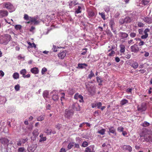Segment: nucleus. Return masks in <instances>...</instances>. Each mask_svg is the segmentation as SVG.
Here are the masks:
<instances>
[{
	"label": "nucleus",
	"instance_id": "obj_1",
	"mask_svg": "<svg viewBox=\"0 0 152 152\" xmlns=\"http://www.w3.org/2000/svg\"><path fill=\"white\" fill-rule=\"evenodd\" d=\"M74 114V111L73 110L71 109L68 110L66 109L65 110V116L66 118L70 119Z\"/></svg>",
	"mask_w": 152,
	"mask_h": 152
},
{
	"label": "nucleus",
	"instance_id": "obj_2",
	"mask_svg": "<svg viewBox=\"0 0 152 152\" xmlns=\"http://www.w3.org/2000/svg\"><path fill=\"white\" fill-rule=\"evenodd\" d=\"M132 20V19L129 17H126L124 19H120L119 22L121 24H123L124 23H130Z\"/></svg>",
	"mask_w": 152,
	"mask_h": 152
},
{
	"label": "nucleus",
	"instance_id": "obj_3",
	"mask_svg": "<svg viewBox=\"0 0 152 152\" xmlns=\"http://www.w3.org/2000/svg\"><path fill=\"white\" fill-rule=\"evenodd\" d=\"M38 17L37 16L31 17V23H34V25H38L40 22V21L38 20Z\"/></svg>",
	"mask_w": 152,
	"mask_h": 152
},
{
	"label": "nucleus",
	"instance_id": "obj_4",
	"mask_svg": "<svg viewBox=\"0 0 152 152\" xmlns=\"http://www.w3.org/2000/svg\"><path fill=\"white\" fill-rule=\"evenodd\" d=\"M37 146V144H33L30 146H28V151L29 152H33L36 149Z\"/></svg>",
	"mask_w": 152,
	"mask_h": 152
},
{
	"label": "nucleus",
	"instance_id": "obj_5",
	"mask_svg": "<svg viewBox=\"0 0 152 152\" xmlns=\"http://www.w3.org/2000/svg\"><path fill=\"white\" fill-rule=\"evenodd\" d=\"M8 15V12L5 10H0V18H2L7 16Z\"/></svg>",
	"mask_w": 152,
	"mask_h": 152
},
{
	"label": "nucleus",
	"instance_id": "obj_6",
	"mask_svg": "<svg viewBox=\"0 0 152 152\" xmlns=\"http://www.w3.org/2000/svg\"><path fill=\"white\" fill-rule=\"evenodd\" d=\"M131 50L132 52L137 53L139 51V48L138 46L136 44L132 46L131 47Z\"/></svg>",
	"mask_w": 152,
	"mask_h": 152
},
{
	"label": "nucleus",
	"instance_id": "obj_7",
	"mask_svg": "<svg viewBox=\"0 0 152 152\" xmlns=\"http://www.w3.org/2000/svg\"><path fill=\"white\" fill-rule=\"evenodd\" d=\"M109 131H108V133L110 134V133L113 134L115 135H116V131L115 129L113 126H110L108 128Z\"/></svg>",
	"mask_w": 152,
	"mask_h": 152
},
{
	"label": "nucleus",
	"instance_id": "obj_8",
	"mask_svg": "<svg viewBox=\"0 0 152 152\" xmlns=\"http://www.w3.org/2000/svg\"><path fill=\"white\" fill-rule=\"evenodd\" d=\"M145 141H152V135L151 134L146 133L145 134Z\"/></svg>",
	"mask_w": 152,
	"mask_h": 152
},
{
	"label": "nucleus",
	"instance_id": "obj_9",
	"mask_svg": "<svg viewBox=\"0 0 152 152\" xmlns=\"http://www.w3.org/2000/svg\"><path fill=\"white\" fill-rule=\"evenodd\" d=\"M3 5L5 8L11 10L13 8V5L9 2L4 3Z\"/></svg>",
	"mask_w": 152,
	"mask_h": 152
},
{
	"label": "nucleus",
	"instance_id": "obj_10",
	"mask_svg": "<svg viewBox=\"0 0 152 152\" xmlns=\"http://www.w3.org/2000/svg\"><path fill=\"white\" fill-rule=\"evenodd\" d=\"M137 109L138 111L142 112L145 111L146 109V105L144 104H142L140 107L138 106Z\"/></svg>",
	"mask_w": 152,
	"mask_h": 152
},
{
	"label": "nucleus",
	"instance_id": "obj_11",
	"mask_svg": "<svg viewBox=\"0 0 152 152\" xmlns=\"http://www.w3.org/2000/svg\"><path fill=\"white\" fill-rule=\"evenodd\" d=\"M66 50L63 51L62 52L58 54V56L59 58L61 59H63L66 56Z\"/></svg>",
	"mask_w": 152,
	"mask_h": 152
},
{
	"label": "nucleus",
	"instance_id": "obj_12",
	"mask_svg": "<svg viewBox=\"0 0 152 152\" xmlns=\"http://www.w3.org/2000/svg\"><path fill=\"white\" fill-rule=\"evenodd\" d=\"M9 140L5 138H2L0 139V142L4 145L7 144L9 142Z\"/></svg>",
	"mask_w": 152,
	"mask_h": 152
},
{
	"label": "nucleus",
	"instance_id": "obj_13",
	"mask_svg": "<svg viewBox=\"0 0 152 152\" xmlns=\"http://www.w3.org/2000/svg\"><path fill=\"white\" fill-rule=\"evenodd\" d=\"M72 108L73 110H75L76 111H79L80 109V107L79 104L77 103L73 104Z\"/></svg>",
	"mask_w": 152,
	"mask_h": 152
},
{
	"label": "nucleus",
	"instance_id": "obj_14",
	"mask_svg": "<svg viewBox=\"0 0 152 152\" xmlns=\"http://www.w3.org/2000/svg\"><path fill=\"white\" fill-rule=\"evenodd\" d=\"M10 41L9 39H0V43L4 45H7Z\"/></svg>",
	"mask_w": 152,
	"mask_h": 152
},
{
	"label": "nucleus",
	"instance_id": "obj_15",
	"mask_svg": "<svg viewBox=\"0 0 152 152\" xmlns=\"http://www.w3.org/2000/svg\"><path fill=\"white\" fill-rule=\"evenodd\" d=\"M122 148L123 150L128 151L129 152H131L132 150V148L129 145H124Z\"/></svg>",
	"mask_w": 152,
	"mask_h": 152
},
{
	"label": "nucleus",
	"instance_id": "obj_16",
	"mask_svg": "<svg viewBox=\"0 0 152 152\" xmlns=\"http://www.w3.org/2000/svg\"><path fill=\"white\" fill-rule=\"evenodd\" d=\"M86 152H95L94 147L93 146H90L87 147L86 148Z\"/></svg>",
	"mask_w": 152,
	"mask_h": 152
},
{
	"label": "nucleus",
	"instance_id": "obj_17",
	"mask_svg": "<svg viewBox=\"0 0 152 152\" xmlns=\"http://www.w3.org/2000/svg\"><path fill=\"white\" fill-rule=\"evenodd\" d=\"M142 20L144 22L149 24L151 23H152V19L148 17H144L142 18Z\"/></svg>",
	"mask_w": 152,
	"mask_h": 152
},
{
	"label": "nucleus",
	"instance_id": "obj_18",
	"mask_svg": "<svg viewBox=\"0 0 152 152\" xmlns=\"http://www.w3.org/2000/svg\"><path fill=\"white\" fill-rule=\"evenodd\" d=\"M150 32V30L148 28L145 29L144 31V34L141 36V38H147L148 36V33Z\"/></svg>",
	"mask_w": 152,
	"mask_h": 152
},
{
	"label": "nucleus",
	"instance_id": "obj_19",
	"mask_svg": "<svg viewBox=\"0 0 152 152\" xmlns=\"http://www.w3.org/2000/svg\"><path fill=\"white\" fill-rule=\"evenodd\" d=\"M105 132L106 129H105L101 128L98 130L97 133L100 134L102 135H104L105 134Z\"/></svg>",
	"mask_w": 152,
	"mask_h": 152
},
{
	"label": "nucleus",
	"instance_id": "obj_20",
	"mask_svg": "<svg viewBox=\"0 0 152 152\" xmlns=\"http://www.w3.org/2000/svg\"><path fill=\"white\" fill-rule=\"evenodd\" d=\"M130 65L134 69H137L138 66V63L135 61H133L132 63H130Z\"/></svg>",
	"mask_w": 152,
	"mask_h": 152
},
{
	"label": "nucleus",
	"instance_id": "obj_21",
	"mask_svg": "<svg viewBox=\"0 0 152 152\" xmlns=\"http://www.w3.org/2000/svg\"><path fill=\"white\" fill-rule=\"evenodd\" d=\"M31 71L32 73L35 74H38L39 72L38 68L36 67L31 68Z\"/></svg>",
	"mask_w": 152,
	"mask_h": 152
},
{
	"label": "nucleus",
	"instance_id": "obj_22",
	"mask_svg": "<svg viewBox=\"0 0 152 152\" xmlns=\"http://www.w3.org/2000/svg\"><path fill=\"white\" fill-rule=\"evenodd\" d=\"M115 24L114 20L113 19H111L110 20L109 25L110 26L111 30H113V26Z\"/></svg>",
	"mask_w": 152,
	"mask_h": 152
},
{
	"label": "nucleus",
	"instance_id": "obj_23",
	"mask_svg": "<svg viewBox=\"0 0 152 152\" xmlns=\"http://www.w3.org/2000/svg\"><path fill=\"white\" fill-rule=\"evenodd\" d=\"M96 79L97 82L99 83V85H102V83L103 81V80L102 79V78L101 77L97 76L96 77Z\"/></svg>",
	"mask_w": 152,
	"mask_h": 152
},
{
	"label": "nucleus",
	"instance_id": "obj_24",
	"mask_svg": "<svg viewBox=\"0 0 152 152\" xmlns=\"http://www.w3.org/2000/svg\"><path fill=\"white\" fill-rule=\"evenodd\" d=\"M120 51L121 53H124L125 51V47L124 45H120Z\"/></svg>",
	"mask_w": 152,
	"mask_h": 152
},
{
	"label": "nucleus",
	"instance_id": "obj_25",
	"mask_svg": "<svg viewBox=\"0 0 152 152\" xmlns=\"http://www.w3.org/2000/svg\"><path fill=\"white\" fill-rule=\"evenodd\" d=\"M87 66V65L85 63L79 64L78 65L77 68L80 69H83L85 68V66Z\"/></svg>",
	"mask_w": 152,
	"mask_h": 152
},
{
	"label": "nucleus",
	"instance_id": "obj_26",
	"mask_svg": "<svg viewBox=\"0 0 152 152\" xmlns=\"http://www.w3.org/2000/svg\"><path fill=\"white\" fill-rule=\"evenodd\" d=\"M59 99V97L57 94H53L52 96V99L54 101L58 100Z\"/></svg>",
	"mask_w": 152,
	"mask_h": 152
},
{
	"label": "nucleus",
	"instance_id": "obj_27",
	"mask_svg": "<svg viewBox=\"0 0 152 152\" xmlns=\"http://www.w3.org/2000/svg\"><path fill=\"white\" fill-rule=\"evenodd\" d=\"M128 103V101L126 99H123L121 101L120 104L121 105H123Z\"/></svg>",
	"mask_w": 152,
	"mask_h": 152
},
{
	"label": "nucleus",
	"instance_id": "obj_28",
	"mask_svg": "<svg viewBox=\"0 0 152 152\" xmlns=\"http://www.w3.org/2000/svg\"><path fill=\"white\" fill-rule=\"evenodd\" d=\"M45 118V115H42L37 118V120L39 121H41L43 120Z\"/></svg>",
	"mask_w": 152,
	"mask_h": 152
},
{
	"label": "nucleus",
	"instance_id": "obj_29",
	"mask_svg": "<svg viewBox=\"0 0 152 152\" xmlns=\"http://www.w3.org/2000/svg\"><path fill=\"white\" fill-rule=\"evenodd\" d=\"M86 88L87 89L89 93L91 94H92L93 93V91L92 89V87L88 86H87L86 84Z\"/></svg>",
	"mask_w": 152,
	"mask_h": 152
},
{
	"label": "nucleus",
	"instance_id": "obj_30",
	"mask_svg": "<svg viewBox=\"0 0 152 152\" xmlns=\"http://www.w3.org/2000/svg\"><path fill=\"white\" fill-rule=\"evenodd\" d=\"M13 77L15 79H17L19 78V74L18 72L14 73L12 75Z\"/></svg>",
	"mask_w": 152,
	"mask_h": 152
},
{
	"label": "nucleus",
	"instance_id": "obj_31",
	"mask_svg": "<svg viewBox=\"0 0 152 152\" xmlns=\"http://www.w3.org/2000/svg\"><path fill=\"white\" fill-rule=\"evenodd\" d=\"M33 134L35 137L37 136L39 134L38 132V129H35L33 132Z\"/></svg>",
	"mask_w": 152,
	"mask_h": 152
},
{
	"label": "nucleus",
	"instance_id": "obj_32",
	"mask_svg": "<svg viewBox=\"0 0 152 152\" xmlns=\"http://www.w3.org/2000/svg\"><path fill=\"white\" fill-rule=\"evenodd\" d=\"M26 70L25 69H22L20 71V74L22 75V77H23V76H24L26 74Z\"/></svg>",
	"mask_w": 152,
	"mask_h": 152
},
{
	"label": "nucleus",
	"instance_id": "obj_33",
	"mask_svg": "<svg viewBox=\"0 0 152 152\" xmlns=\"http://www.w3.org/2000/svg\"><path fill=\"white\" fill-rule=\"evenodd\" d=\"M48 91L46 90L44 91L43 93V97L45 98H47L48 96Z\"/></svg>",
	"mask_w": 152,
	"mask_h": 152
},
{
	"label": "nucleus",
	"instance_id": "obj_34",
	"mask_svg": "<svg viewBox=\"0 0 152 152\" xmlns=\"http://www.w3.org/2000/svg\"><path fill=\"white\" fill-rule=\"evenodd\" d=\"M122 38H126L128 36V34L125 33L121 32L120 33Z\"/></svg>",
	"mask_w": 152,
	"mask_h": 152
},
{
	"label": "nucleus",
	"instance_id": "obj_35",
	"mask_svg": "<svg viewBox=\"0 0 152 152\" xmlns=\"http://www.w3.org/2000/svg\"><path fill=\"white\" fill-rule=\"evenodd\" d=\"M31 17H29L28 15L26 14H25L24 15V19L28 20H30L31 19Z\"/></svg>",
	"mask_w": 152,
	"mask_h": 152
},
{
	"label": "nucleus",
	"instance_id": "obj_36",
	"mask_svg": "<svg viewBox=\"0 0 152 152\" xmlns=\"http://www.w3.org/2000/svg\"><path fill=\"white\" fill-rule=\"evenodd\" d=\"M74 142H70L69 144L67 146V148L68 149H71L74 146Z\"/></svg>",
	"mask_w": 152,
	"mask_h": 152
},
{
	"label": "nucleus",
	"instance_id": "obj_37",
	"mask_svg": "<svg viewBox=\"0 0 152 152\" xmlns=\"http://www.w3.org/2000/svg\"><path fill=\"white\" fill-rule=\"evenodd\" d=\"M81 7L80 6H78V9H76L75 11V14H78L81 12Z\"/></svg>",
	"mask_w": 152,
	"mask_h": 152
},
{
	"label": "nucleus",
	"instance_id": "obj_38",
	"mask_svg": "<svg viewBox=\"0 0 152 152\" xmlns=\"http://www.w3.org/2000/svg\"><path fill=\"white\" fill-rule=\"evenodd\" d=\"M18 152H26L24 147H20L18 150Z\"/></svg>",
	"mask_w": 152,
	"mask_h": 152
},
{
	"label": "nucleus",
	"instance_id": "obj_39",
	"mask_svg": "<svg viewBox=\"0 0 152 152\" xmlns=\"http://www.w3.org/2000/svg\"><path fill=\"white\" fill-rule=\"evenodd\" d=\"M44 132L47 134L50 135L52 133V130L47 129L45 130Z\"/></svg>",
	"mask_w": 152,
	"mask_h": 152
},
{
	"label": "nucleus",
	"instance_id": "obj_40",
	"mask_svg": "<svg viewBox=\"0 0 152 152\" xmlns=\"http://www.w3.org/2000/svg\"><path fill=\"white\" fill-rule=\"evenodd\" d=\"M88 14L90 17H93L95 15L94 13L91 10L88 11Z\"/></svg>",
	"mask_w": 152,
	"mask_h": 152
},
{
	"label": "nucleus",
	"instance_id": "obj_41",
	"mask_svg": "<svg viewBox=\"0 0 152 152\" xmlns=\"http://www.w3.org/2000/svg\"><path fill=\"white\" fill-rule=\"evenodd\" d=\"M150 124L147 121H144L143 123L142 126L143 127H146L149 126Z\"/></svg>",
	"mask_w": 152,
	"mask_h": 152
},
{
	"label": "nucleus",
	"instance_id": "obj_42",
	"mask_svg": "<svg viewBox=\"0 0 152 152\" xmlns=\"http://www.w3.org/2000/svg\"><path fill=\"white\" fill-rule=\"evenodd\" d=\"M94 76V73L91 70L90 72V74L88 76V77L90 79H91V78L93 77Z\"/></svg>",
	"mask_w": 152,
	"mask_h": 152
},
{
	"label": "nucleus",
	"instance_id": "obj_43",
	"mask_svg": "<svg viewBox=\"0 0 152 152\" xmlns=\"http://www.w3.org/2000/svg\"><path fill=\"white\" fill-rule=\"evenodd\" d=\"M28 44L31 46V47H34V48H36V45L34 43H31L30 42H28Z\"/></svg>",
	"mask_w": 152,
	"mask_h": 152
},
{
	"label": "nucleus",
	"instance_id": "obj_44",
	"mask_svg": "<svg viewBox=\"0 0 152 152\" xmlns=\"http://www.w3.org/2000/svg\"><path fill=\"white\" fill-rule=\"evenodd\" d=\"M99 14L101 16L102 18H103L104 20L105 19V16L104 13L99 12Z\"/></svg>",
	"mask_w": 152,
	"mask_h": 152
},
{
	"label": "nucleus",
	"instance_id": "obj_45",
	"mask_svg": "<svg viewBox=\"0 0 152 152\" xmlns=\"http://www.w3.org/2000/svg\"><path fill=\"white\" fill-rule=\"evenodd\" d=\"M140 139L142 142L145 141V134L144 135H140Z\"/></svg>",
	"mask_w": 152,
	"mask_h": 152
},
{
	"label": "nucleus",
	"instance_id": "obj_46",
	"mask_svg": "<svg viewBox=\"0 0 152 152\" xmlns=\"http://www.w3.org/2000/svg\"><path fill=\"white\" fill-rule=\"evenodd\" d=\"M88 143L86 141L83 142L82 145V146L85 147L88 146Z\"/></svg>",
	"mask_w": 152,
	"mask_h": 152
},
{
	"label": "nucleus",
	"instance_id": "obj_47",
	"mask_svg": "<svg viewBox=\"0 0 152 152\" xmlns=\"http://www.w3.org/2000/svg\"><path fill=\"white\" fill-rule=\"evenodd\" d=\"M137 25L139 27H143L144 25V24L141 22H139L138 23Z\"/></svg>",
	"mask_w": 152,
	"mask_h": 152
},
{
	"label": "nucleus",
	"instance_id": "obj_48",
	"mask_svg": "<svg viewBox=\"0 0 152 152\" xmlns=\"http://www.w3.org/2000/svg\"><path fill=\"white\" fill-rule=\"evenodd\" d=\"M47 71V69L45 67L42 68L41 71L42 74L44 75L45 74V72Z\"/></svg>",
	"mask_w": 152,
	"mask_h": 152
},
{
	"label": "nucleus",
	"instance_id": "obj_49",
	"mask_svg": "<svg viewBox=\"0 0 152 152\" xmlns=\"http://www.w3.org/2000/svg\"><path fill=\"white\" fill-rule=\"evenodd\" d=\"M22 26L20 25H16L15 26V28L17 30H20Z\"/></svg>",
	"mask_w": 152,
	"mask_h": 152
},
{
	"label": "nucleus",
	"instance_id": "obj_50",
	"mask_svg": "<svg viewBox=\"0 0 152 152\" xmlns=\"http://www.w3.org/2000/svg\"><path fill=\"white\" fill-rule=\"evenodd\" d=\"M124 128L122 126L118 127L117 129V130L119 132H123L124 131Z\"/></svg>",
	"mask_w": 152,
	"mask_h": 152
},
{
	"label": "nucleus",
	"instance_id": "obj_51",
	"mask_svg": "<svg viewBox=\"0 0 152 152\" xmlns=\"http://www.w3.org/2000/svg\"><path fill=\"white\" fill-rule=\"evenodd\" d=\"M20 86L18 84L16 85L15 87V89L16 91H18L20 89Z\"/></svg>",
	"mask_w": 152,
	"mask_h": 152
},
{
	"label": "nucleus",
	"instance_id": "obj_52",
	"mask_svg": "<svg viewBox=\"0 0 152 152\" xmlns=\"http://www.w3.org/2000/svg\"><path fill=\"white\" fill-rule=\"evenodd\" d=\"M74 148H80V145L74 142Z\"/></svg>",
	"mask_w": 152,
	"mask_h": 152
},
{
	"label": "nucleus",
	"instance_id": "obj_53",
	"mask_svg": "<svg viewBox=\"0 0 152 152\" xmlns=\"http://www.w3.org/2000/svg\"><path fill=\"white\" fill-rule=\"evenodd\" d=\"M115 54V51L113 50H112L111 52L109 54L108 56H114Z\"/></svg>",
	"mask_w": 152,
	"mask_h": 152
},
{
	"label": "nucleus",
	"instance_id": "obj_54",
	"mask_svg": "<svg viewBox=\"0 0 152 152\" xmlns=\"http://www.w3.org/2000/svg\"><path fill=\"white\" fill-rule=\"evenodd\" d=\"M131 57V55L130 54L127 53V54L125 55L124 57L127 59H129Z\"/></svg>",
	"mask_w": 152,
	"mask_h": 152
},
{
	"label": "nucleus",
	"instance_id": "obj_55",
	"mask_svg": "<svg viewBox=\"0 0 152 152\" xmlns=\"http://www.w3.org/2000/svg\"><path fill=\"white\" fill-rule=\"evenodd\" d=\"M96 105L98 108L99 109L102 105V104L101 102H99L96 103Z\"/></svg>",
	"mask_w": 152,
	"mask_h": 152
},
{
	"label": "nucleus",
	"instance_id": "obj_56",
	"mask_svg": "<svg viewBox=\"0 0 152 152\" xmlns=\"http://www.w3.org/2000/svg\"><path fill=\"white\" fill-rule=\"evenodd\" d=\"M46 138L45 137H43L40 138L39 140L40 142H42V141H44L46 140Z\"/></svg>",
	"mask_w": 152,
	"mask_h": 152
},
{
	"label": "nucleus",
	"instance_id": "obj_57",
	"mask_svg": "<svg viewBox=\"0 0 152 152\" xmlns=\"http://www.w3.org/2000/svg\"><path fill=\"white\" fill-rule=\"evenodd\" d=\"M87 48H84V49H83V52L81 53V55H85L86 52H87Z\"/></svg>",
	"mask_w": 152,
	"mask_h": 152
},
{
	"label": "nucleus",
	"instance_id": "obj_58",
	"mask_svg": "<svg viewBox=\"0 0 152 152\" xmlns=\"http://www.w3.org/2000/svg\"><path fill=\"white\" fill-rule=\"evenodd\" d=\"M130 36L132 37H134L136 36V34L134 32H132L130 34Z\"/></svg>",
	"mask_w": 152,
	"mask_h": 152
},
{
	"label": "nucleus",
	"instance_id": "obj_59",
	"mask_svg": "<svg viewBox=\"0 0 152 152\" xmlns=\"http://www.w3.org/2000/svg\"><path fill=\"white\" fill-rule=\"evenodd\" d=\"M61 126V125L59 124H58L56 126V127L58 129H60Z\"/></svg>",
	"mask_w": 152,
	"mask_h": 152
},
{
	"label": "nucleus",
	"instance_id": "obj_60",
	"mask_svg": "<svg viewBox=\"0 0 152 152\" xmlns=\"http://www.w3.org/2000/svg\"><path fill=\"white\" fill-rule=\"evenodd\" d=\"M107 35H108V37H111L112 36V34L111 32L110 31H108L107 32Z\"/></svg>",
	"mask_w": 152,
	"mask_h": 152
},
{
	"label": "nucleus",
	"instance_id": "obj_61",
	"mask_svg": "<svg viewBox=\"0 0 152 152\" xmlns=\"http://www.w3.org/2000/svg\"><path fill=\"white\" fill-rule=\"evenodd\" d=\"M22 142L21 140H19L18 141H17V145L18 146H21Z\"/></svg>",
	"mask_w": 152,
	"mask_h": 152
},
{
	"label": "nucleus",
	"instance_id": "obj_62",
	"mask_svg": "<svg viewBox=\"0 0 152 152\" xmlns=\"http://www.w3.org/2000/svg\"><path fill=\"white\" fill-rule=\"evenodd\" d=\"M78 96L79 94L78 93H77L74 96V99H78Z\"/></svg>",
	"mask_w": 152,
	"mask_h": 152
},
{
	"label": "nucleus",
	"instance_id": "obj_63",
	"mask_svg": "<svg viewBox=\"0 0 152 152\" xmlns=\"http://www.w3.org/2000/svg\"><path fill=\"white\" fill-rule=\"evenodd\" d=\"M132 89L131 88H128L126 90V92L128 93H132Z\"/></svg>",
	"mask_w": 152,
	"mask_h": 152
},
{
	"label": "nucleus",
	"instance_id": "obj_64",
	"mask_svg": "<svg viewBox=\"0 0 152 152\" xmlns=\"http://www.w3.org/2000/svg\"><path fill=\"white\" fill-rule=\"evenodd\" d=\"M28 139L27 138H26L25 139H22L21 140L22 142V143H25V142L27 141Z\"/></svg>",
	"mask_w": 152,
	"mask_h": 152
}]
</instances>
